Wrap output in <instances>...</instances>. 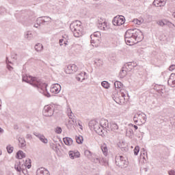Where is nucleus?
Instances as JSON below:
<instances>
[{"label": "nucleus", "instance_id": "nucleus-3", "mask_svg": "<svg viewBox=\"0 0 175 175\" xmlns=\"http://www.w3.org/2000/svg\"><path fill=\"white\" fill-rule=\"evenodd\" d=\"M89 127L91 131H94V132L97 133L100 136H103V135H105V132H103V130H102V127L100 126V123L98 122L96 120L90 121Z\"/></svg>", "mask_w": 175, "mask_h": 175}, {"label": "nucleus", "instance_id": "nucleus-19", "mask_svg": "<svg viewBox=\"0 0 175 175\" xmlns=\"http://www.w3.org/2000/svg\"><path fill=\"white\" fill-rule=\"evenodd\" d=\"M69 157L70 159H75V158H80V152L79 151L70 150L69 152Z\"/></svg>", "mask_w": 175, "mask_h": 175}, {"label": "nucleus", "instance_id": "nucleus-11", "mask_svg": "<svg viewBox=\"0 0 175 175\" xmlns=\"http://www.w3.org/2000/svg\"><path fill=\"white\" fill-rule=\"evenodd\" d=\"M33 135L39 139L41 143H43L44 144H47V143H49V139L44 137V135L35 131L33 133Z\"/></svg>", "mask_w": 175, "mask_h": 175}, {"label": "nucleus", "instance_id": "nucleus-12", "mask_svg": "<svg viewBox=\"0 0 175 175\" xmlns=\"http://www.w3.org/2000/svg\"><path fill=\"white\" fill-rule=\"evenodd\" d=\"M109 132H111L112 133H116L117 131H118V124L116 123L114 121H111L109 123V126L108 127Z\"/></svg>", "mask_w": 175, "mask_h": 175}, {"label": "nucleus", "instance_id": "nucleus-50", "mask_svg": "<svg viewBox=\"0 0 175 175\" xmlns=\"http://www.w3.org/2000/svg\"><path fill=\"white\" fill-rule=\"evenodd\" d=\"M64 38L59 40V44L60 46H64V42H65V37H63Z\"/></svg>", "mask_w": 175, "mask_h": 175}, {"label": "nucleus", "instance_id": "nucleus-38", "mask_svg": "<svg viewBox=\"0 0 175 175\" xmlns=\"http://www.w3.org/2000/svg\"><path fill=\"white\" fill-rule=\"evenodd\" d=\"M25 166H26L27 167V169H31V167L32 166L31 165V159H28L25 161Z\"/></svg>", "mask_w": 175, "mask_h": 175}, {"label": "nucleus", "instance_id": "nucleus-24", "mask_svg": "<svg viewBox=\"0 0 175 175\" xmlns=\"http://www.w3.org/2000/svg\"><path fill=\"white\" fill-rule=\"evenodd\" d=\"M16 158L18 159H23V158H25V153H24L23 150H19L16 152Z\"/></svg>", "mask_w": 175, "mask_h": 175}, {"label": "nucleus", "instance_id": "nucleus-17", "mask_svg": "<svg viewBox=\"0 0 175 175\" xmlns=\"http://www.w3.org/2000/svg\"><path fill=\"white\" fill-rule=\"evenodd\" d=\"M36 175H50V172L44 167H40L37 170Z\"/></svg>", "mask_w": 175, "mask_h": 175}, {"label": "nucleus", "instance_id": "nucleus-16", "mask_svg": "<svg viewBox=\"0 0 175 175\" xmlns=\"http://www.w3.org/2000/svg\"><path fill=\"white\" fill-rule=\"evenodd\" d=\"M91 162H93V163H96L98 165H102V158H100L99 156H96V154H94L92 159H90Z\"/></svg>", "mask_w": 175, "mask_h": 175}, {"label": "nucleus", "instance_id": "nucleus-4", "mask_svg": "<svg viewBox=\"0 0 175 175\" xmlns=\"http://www.w3.org/2000/svg\"><path fill=\"white\" fill-rule=\"evenodd\" d=\"M22 80L23 81H25V83H28L29 84L33 85V87H35L36 88L40 81L39 79L28 75H23Z\"/></svg>", "mask_w": 175, "mask_h": 175}, {"label": "nucleus", "instance_id": "nucleus-54", "mask_svg": "<svg viewBox=\"0 0 175 175\" xmlns=\"http://www.w3.org/2000/svg\"><path fill=\"white\" fill-rule=\"evenodd\" d=\"M169 175H175V171L174 170H170L168 172Z\"/></svg>", "mask_w": 175, "mask_h": 175}, {"label": "nucleus", "instance_id": "nucleus-42", "mask_svg": "<svg viewBox=\"0 0 175 175\" xmlns=\"http://www.w3.org/2000/svg\"><path fill=\"white\" fill-rule=\"evenodd\" d=\"M67 111H68V116L69 118L72 120V117H73V112H72V109H70V108H68L67 109Z\"/></svg>", "mask_w": 175, "mask_h": 175}, {"label": "nucleus", "instance_id": "nucleus-40", "mask_svg": "<svg viewBox=\"0 0 175 175\" xmlns=\"http://www.w3.org/2000/svg\"><path fill=\"white\" fill-rule=\"evenodd\" d=\"M165 25L167 27H169L170 28H173L174 27V24L172 23L170 21L165 20Z\"/></svg>", "mask_w": 175, "mask_h": 175}, {"label": "nucleus", "instance_id": "nucleus-57", "mask_svg": "<svg viewBox=\"0 0 175 175\" xmlns=\"http://www.w3.org/2000/svg\"><path fill=\"white\" fill-rule=\"evenodd\" d=\"M7 68H8V69L10 70H12L13 69V67H12V66H10V65H9V64L7 65Z\"/></svg>", "mask_w": 175, "mask_h": 175}, {"label": "nucleus", "instance_id": "nucleus-52", "mask_svg": "<svg viewBox=\"0 0 175 175\" xmlns=\"http://www.w3.org/2000/svg\"><path fill=\"white\" fill-rule=\"evenodd\" d=\"M174 69H175V64L171 65L169 68V70H171V71L174 70Z\"/></svg>", "mask_w": 175, "mask_h": 175}, {"label": "nucleus", "instance_id": "nucleus-60", "mask_svg": "<svg viewBox=\"0 0 175 175\" xmlns=\"http://www.w3.org/2000/svg\"><path fill=\"white\" fill-rule=\"evenodd\" d=\"M35 28H39V27H40V25H38V22H36V24L34 25Z\"/></svg>", "mask_w": 175, "mask_h": 175}, {"label": "nucleus", "instance_id": "nucleus-37", "mask_svg": "<svg viewBox=\"0 0 175 175\" xmlns=\"http://www.w3.org/2000/svg\"><path fill=\"white\" fill-rule=\"evenodd\" d=\"M114 85H115V88H121V87H122V83L118 81H116L115 83H114Z\"/></svg>", "mask_w": 175, "mask_h": 175}, {"label": "nucleus", "instance_id": "nucleus-47", "mask_svg": "<svg viewBox=\"0 0 175 175\" xmlns=\"http://www.w3.org/2000/svg\"><path fill=\"white\" fill-rule=\"evenodd\" d=\"M44 20H45V24L46 23H49V21H50V20H51V18H50L49 16H42Z\"/></svg>", "mask_w": 175, "mask_h": 175}, {"label": "nucleus", "instance_id": "nucleus-58", "mask_svg": "<svg viewBox=\"0 0 175 175\" xmlns=\"http://www.w3.org/2000/svg\"><path fill=\"white\" fill-rule=\"evenodd\" d=\"M142 150H144L143 155H146V158H148V157H147V152H146L144 148H142Z\"/></svg>", "mask_w": 175, "mask_h": 175}, {"label": "nucleus", "instance_id": "nucleus-1", "mask_svg": "<svg viewBox=\"0 0 175 175\" xmlns=\"http://www.w3.org/2000/svg\"><path fill=\"white\" fill-rule=\"evenodd\" d=\"M144 39L143 32L139 29H128L124 34V40L129 46H133Z\"/></svg>", "mask_w": 175, "mask_h": 175}, {"label": "nucleus", "instance_id": "nucleus-21", "mask_svg": "<svg viewBox=\"0 0 175 175\" xmlns=\"http://www.w3.org/2000/svg\"><path fill=\"white\" fill-rule=\"evenodd\" d=\"M136 66H137V64L135 62H129L125 65V68L129 70V72H131V70H132L133 68H136Z\"/></svg>", "mask_w": 175, "mask_h": 175}, {"label": "nucleus", "instance_id": "nucleus-8", "mask_svg": "<svg viewBox=\"0 0 175 175\" xmlns=\"http://www.w3.org/2000/svg\"><path fill=\"white\" fill-rule=\"evenodd\" d=\"M42 113L45 117H51L54 114V107L53 105H46Z\"/></svg>", "mask_w": 175, "mask_h": 175}, {"label": "nucleus", "instance_id": "nucleus-45", "mask_svg": "<svg viewBox=\"0 0 175 175\" xmlns=\"http://www.w3.org/2000/svg\"><path fill=\"white\" fill-rule=\"evenodd\" d=\"M55 133L59 135L60 133H62V129L61 127H57L55 129Z\"/></svg>", "mask_w": 175, "mask_h": 175}, {"label": "nucleus", "instance_id": "nucleus-6", "mask_svg": "<svg viewBox=\"0 0 175 175\" xmlns=\"http://www.w3.org/2000/svg\"><path fill=\"white\" fill-rule=\"evenodd\" d=\"M36 88H38L40 94H43L46 98H50L51 95L47 92V83H43L40 81V83L36 85Z\"/></svg>", "mask_w": 175, "mask_h": 175}, {"label": "nucleus", "instance_id": "nucleus-5", "mask_svg": "<svg viewBox=\"0 0 175 175\" xmlns=\"http://www.w3.org/2000/svg\"><path fill=\"white\" fill-rule=\"evenodd\" d=\"M133 121L135 124L137 125H142V124H146L147 121V116L144 113L138 112L133 117Z\"/></svg>", "mask_w": 175, "mask_h": 175}, {"label": "nucleus", "instance_id": "nucleus-31", "mask_svg": "<svg viewBox=\"0 0 175 175\" xmlns=\"http://www.w3.org/2000/svg\"><path fill=\"white\" fill-rule=\"evenodd\" d=\"M101 150L104 155H107V145L106 144L101 145Z\"/></svg>", "mask_w": 175, "mask_h": 175}, {"label": "nucleus", "instance_id": "nucleus-61", "mask_svg": "<svg viewBox=\"0 0 175 175\" xmlns=\"http://www.w3.org/2000/svg\"><path fill=\"white\" fill-rule=\"evenodd\" d=\"M8 64H12V62L9 61V57H6V63L8 64Z\"/></svg>", "mask_w": 175, "mask_h": 175}, {"label": "nucleus", "instance_id": "nucleus-2", "mask_svg": "<svg viewBox=\"0 0 175 175\" xmlns=\"http://www.w3.org/2000/svg\"><path fill=\"white\" fill-rule=\"evenodd\" d=\"M70 29L75 38H80L83 35V26L80 21H75L70 25Z\"/></svg>", "mask_w": 175, "mask_h": 175}, {"label": "nucleus", "instance_id": "nucleus-13", "mask_svg": "<svg viewBox=\"0 0 175 175\" xmlns=\"http://www.w3.org/2000/svg\"><path fill=\"white\" fill-rule=\"evenodd\" d=\"M61 91V85L59 83H55L51 87V92L52 94H59Z\"/></svg>", "mask_w": 175, "mask_h": 175}, {"label": "nucleus", "instance_id": "nucleus-48", "mask_svg": "<svg viewBox=\"0 0 175 175\" xmlns=\"http://www.w3.org/2000/svg\"><path fill=\"white\" fill-rule=\"evenodd\" d=\"M98 40H99V39H98V38H96V39L91 38V44H95V43H96V42H98Z\"/></svg>", "mask_w": 175, "mask_h": 175}, {"label": "nucleus", "instance_id": "nucleus-41", "mask_svg": "<svg viewBox=\"0 0 175 175\" xmlns=\"http://www.w3.org/2000/svg\"><path fill=\"white\" fill-rule=\"evenodd\" d=\"M6 148L8 154H12V152H13V150H14L13 146L10 145V146H8Z\"/></svg>", "mask_w": 175, "mask_h": 175}, {"label": "nucleus", "instance_id": "nucleus-30", "mask_svg": "<svg viewBox=\"0 0 175 175\" xmlns=\"http://www.w3.org/2000/svg\"><path fill=\"white\" fill-rule=\"evenodd\" d=\"M25 39H27V40H31L33 38V36L32 35V33L31 31H27L25 33Z\"/></svg>", "mask_w": 175, "mask_h": 175}, {"label": "nucleus", "instance_id": "nucleus-20", "mask_svg": "<svg viewBox=\"0 0 175 175\" xmlns=\"http://www.w3.org/2000/svg\"><path fill=\"white\" fill-rule=\"evenodd\" d=\"M14 169L16 170V172H18V173H24L25 172V170L21 168V162L20 161H16L15 165H14Z\"/></svg>", "mask_w": 175, "mask_h": 175}, {"label": "nucleus", "instance_id": "nucleus-27", "mask_svg": "<svg viewBox=\"0 0 175 175\" xmlns=\"http://www.w3.org/2000/svg\"><path fill=\"white\" fill-rule=\"evenodd\" d=\"M85 156L87 157L90 161H91L92 157H94V153L91 152V151L86 150L84 152Z\"/></svg>", "mask_w": 175, "mask_h": 175}, {"label": "nucleus", "instance_id": "nucleus-56", "mask_svg": "<svg viewBox=\"0 0 175 175\" xmlns=\"http://www.w3.org/2000/svg\"><path fill=\"white\" fill-rule=\"evenodd\" d=\"M26 139H32V135L31 134H27L26 135Z\"/></svg>", "mask_w": 175, "mask_h": 175}, {"label": "nucleus", "instance_id": "nucleus-25", "mask_svg": "<svg viewBox=\"0 0 175 175\" xmlns=\"http://www.w3.org/2000/svg\"><path fill=\"white\" fill-rule=\"evenodd\" d=\"M126 136L132 139V137H133V130L131 128L127 129L126 131Z\"/></svg>", "mask_w": 175, "mask_h": 175}, {"label": "nucleus", "instance_id": "nucleus-23", "mask_svg": "<svg viewBox=\"0 0 175 175\" xmlns=\"http://www.w3.org/2000/svg\"><path fill=\"white\" fill-rule=\"evenodd\" d=\"M37 25H46V19L43 16L38 17L36 20Z\"/></svg>", "mask_w": 175, "mask_h": 175}, {"label": "nucleus", "instance_id": "nucleus-26", "mask_svg": "<svg viewBox=\"0 0 175 175\" xmlns=\"http://www.w3.org/2000/svg\"><path fill=\"white\" fill-rule=\"evenodd\" d=\"M34 49L36 51H37L38 53H40V51H43V44H42L41 43H38L35 45Z\"/></svg>", "mask_w": 175, "mask_h": 175}, {"label": "nucleus", "instance_id": "nucleus-10", "mask_svg": "<svg viewBox=\"0 0 175 175\" xmlns=\"http://www.w3.org/2000/svg\"><path fill=\"white\" fill-rule=\"evenodd\" d=\"M100 125L102 128L103 132H107L109 130V126H110V123H109V121L106 119H101L100 121Z\"/></svg>", "mask_w": 175, "mask_h": 175}, {"label": "nucleus", "instance_id": "nucleus-14", "mask_svg": "<svg viewBox=\"0 0 175 175\" xmlns=\"http://www.w3.org/2000/svg\"><path fill=\"white\" fill-rule=\"evenodd\" d=\"M167 0H154L152 3L153 6L156 8H162L166 5Z\"/></svg>", "mask_w": 175, "mask_h": 175}, {"label": "nucleus", "instance_id": "nucleus-53", "mask_svg": "<svg viewBox=\"0 0 175 175\" xmlns=\"http://www.w3.org/2000/svg\"><path fill=\"white\" fill-rule=\"evenodd\" d=\"M11 57L13 59H17V54L16 53H12Z\"/></svg>", "mask_w": 175, "mask_h": 175}, {"label": "nucleus", "instance_id": "nucleus-46", "mask_svg": "<svg viewBox=\"0 0 175 175\" xmlns=\"http://www.w3.org/2000/svg\"><path fill=\"white\" fill-rule=\"evenodd\" d=\"M133 23H134V24H137V25H140V24H142V21H139L138 19H134L133 21Z\"/></svg>", "mask_w": 175, "mask_h": 175}, {"label": "nucleus", "instance_id": "nucleus-64", "mask_svg": "<svg viewBox=\"0 0 175 175\" xmlns=\"http://www.w3.org/2000/svg\"><path fill=\"white\" fill-rule=\"evenodd\" d=\"M172 16L175 18V12L172 14Z\"/></svg>", "mask_w": 175, "mask_h": 175}, {"label": "nucleus", "instance_id": "nucleus-36", "mask_svg": "<svg viewBox=\"0 0 175 175\" xmlns=\"http://www.w3.org/2000/svg\"><path fill=\"white\" fill-rule=\"evenodd\" d=\"M125 76H126V70L122 69L119 73V77H120V79H124Z\"/></svg>", "mask_w": 175, "mask_h": 175}, {"label": "nucleus", "instance_id": "nucleus-39", "mask_svg": "<svg viewBox=\"0 0 175 175\" xmlns=\"http://www.w3.org/2000/svg\"><path fill=\"white\" fill-rule=\"evenodd\" d=\"M112 23L113 25L120 26L118 24V16H115L112 21Z\"/></svg>", "mask_w": 175, "mask_h": 175}, {"label": "nucleus", "instance_id": "nucleus-49", "mask_svg": "<svg viewBox=\"0 0 175 175\" xmlns=\"http://www.w3.org/2000/svg\"><path fill=\"white\" fill-rule=\"evenodd\" d=\"M159 25H160L161 27H164L165 25V20L159 21Z\"/></svg>", "mask_w": 175, "mask_h": 175}, {"label": "nucleus", "instance_id": "nucleus-9", "mask_svg": "<svg viewBox=\"0 0 175 175\" xmlns=\"http://www.w3.org/2000/svg\"><path fill=\"white\" fill-rule=\"evenodd\" d=\"M97 27L101 31H107V29H109V25H107V23H106V21L102 19L101 18L98 20Z\"/></svg>", "mask_w": 175, "mask_h": 175}, {"label": "nucleus", "instance_id": "nucleus-43", "mask_svg": "<svg viewBox=\"0 0 175 175\" xmlns=\"http://www.w3.org/2000/svg\"><path fill=\"white\" fill-rule=\"evenodd\" d=\"M139 151H140V148L139 146H135L134 148V154L137 155L139 154Z\"/></svg>", "mask_w": 175, "mask_h": 175}, {"label": "nucleus", "instance_id": "nucleus-29", "mask_svg": "<svg viewBox=\"0 0 175 175\" xmlns=\"http://www.w3.org/2000/svg\"><path fill=\"white\" fill-rule=\"evenodd\" d=\"M18 140L22 148L27 146V144L25 143V139H24V137H19Z\"/></svg>", "mask_w": 175, "mask_h": 175}, {"label": "nucleus", "instance_id": "nucleus-51", "mask_svg": "<svg viewBox=\"0 0 175 175\" xmlns=\"http://www.w3.org/2000/svg\"><path fill=\"white\" fill-rule=\"evenodd\" d=\"M18 20L19 23H22V24H24V23H25V19H23V16H21Z\"/></svg>", "mask_w": 175, "mask_h": 175}, {"label": "nucleus", "instance_id": "nucleus-32", "mask_svg": "<svg viewBox=\"0 0 175 175\" xmlns=\"http://www.w3.org/2000/svg\"><path fill=\"white\" fill-rule=\"evenodd\" d=\"M101 85L102 87H103V88H105L106 90H109V88H110V83H109V82L106 81H103L101 83Z\"/></svg>", "mask_w": 175, "mask_h": 175}, {"label": "nucleus", "instance_id": "nucleus-59", "mask_svg": "<svg viewBox=\"0 0 175 175\" xmlns=\"http://www.w3.org/2000/svg\"><path fill=\"white\" fill-rule=\"evenodd\" d=\"M66 38H64V44H65V46H68Z\"/></svg>", "mask_w": 175, "mask_h": 175}, {"label": "nucleus", "instance_id": "nucleus-34", "mask_svg": "<svg viewBox=\"0 0 175 175\" xmlns=\"http://www.w3.org/2000/svg\"><path fill=\"white\" fill-rule=\"evenodd\" d=\"M76 142L78 144H83V136H76L75 137Z\"/></svg>", "mask_w": 175, "mask_h": 175}, {"label": "nucleus", "instance_id": "nucleus-7", "mask_svg": "<svg viewBox=\"0 0 175 175\" xmlns=\"http://www.w3.org/2000/svg\"><path fill=\"white\" fill-rule=\"evenodd\" d=\"M115 163L119 167H126V166H128V159L123 156H116Z\"/></svg>", "mask_w": 175, "mask_h": 175}, {"label": "nucleus", "instance_id": "nucleus-33", "mask_svg": "<svg viewBox=\"0 0 175 175\" xmlns=\"http://www.w3.org/2000/svg\"><path fill=\"white\" fill-rule=\"evenodd\" d=\"M100 36V33L99 31H96L90 36V39H94V38H96V39H99Z\"/></svg>", "mask_w": 175, "mask_h": 175}, {"label": "nucleus", "instance_id": "nucleus-62", "mask_svg": "<svg viewBox=\"0 0 175 175\" xmlns=\"http://www.w3.org/2000/svg\"><path fill=\"white\" fill-rule=\"evenodd\" d=\"M0 133H3V130L0 127Z\"/></svg>", "mask_w": 175, "mask_h": 175}, {"label": "nucleus", "instance_id": "nucleus-18", "mask_svg": "<svg viewBox=\"0 0 175 175\" xmlns=\"http://www.w3.org/2000/svg\"><path fill=\"white\" fill-rule=\"evenodd\" d=\"M167 83L169 85L172 87V88L175 87V73H172L170 75Z\"/></svg>", "mask_w": 175, "mask_h": 175}, {"label": "nucleus", "instance_id": "nucleus-35", "mask_svg": "<svg viewBox=\"0 0 175 175\" xmlns=\"http://www.w3.org/2000/svg\"><path fill=\"white\" fill-rule=\"evenodd\" d=\"M86 73L85 72H81L79 74V75L77 77V80L78 81H81V80L83 81V80H85V77L81 78V76H85Z\"/></svg>", "mask_w": 175, "mask_h": 175}, {"label": "nucleus", "instance_id": "nucleus-15", "mask_svg": "<svg viewBox=\"0 0 175 175\" xmlns=\"http://www.w3.org/2000/svg\"><path fill=\"white\" fill-rule=\"evenodd\" d=\"M79 70V68H77V66L76 64H70L67 66L66 72L68 74L73 73V72H77Z\"/></svg>", "mask_w": 175, "mask_h": 175}, {"label": "nucleus", "instance_id": "nucleus-22", "mask_svg": "<svg viewBox=\"0 0 175 175\" xmlns=\"http://www.w3.org/2000/svg\"><path fill=\"white\" fill-rule=\"evenodd\" d=\"M63 142L66 146H72L73 144V139H72L70 137L64 138Z\"/></svg>", "mask_w": 175, "mask_h": 175}, {"label": "nucleus", "instance_id": "nucleus-28", "mask_svg": "<svg viewBox=\"0 0 175 175\" xmlns=\"http://www.w3.org/2000/svg\"><path fill=\"white\" fill-rule=\"evenodd\" d=\"M118 23L120 25H122V24L125 23V18L124 17V16H119L118 17Z\"/></svg>", "mask_w": 175, "mask_h": 175}, {"label": "nucleus", "instance_id": "nucleus-55", "mask_svg": "<svg viewBox=\"0 0 175 175\" xmlns=\"http://www.w3.org/2000/svg\"><path fill=\"white\" fill-rule=\"evenodd\" d=\"M129 126H133V128L135 129V131H137V129H138V127H137V125H133L132 124H130Z\"/></svg>", "mask_w": 175, "mask_h": 175}, {"label": "nucleus", "instance_id": "nucleus-44", "mask_svg": "<svg viewBox=\"0 0 175 175\" xmlns=\"http://www.w3.org/2000/svg\"><path fill=\"white\" fill-rule=\"evenodd\" d=\"M52 148L56 152H58V150H59V148H58L57 145V144H53V145H52Z\"/></svg>", "mask_w": 175, "mask_h": 175}, {"label": "nucleus", "instance_id": "nucleus-63", "mask_svg": "<svg viewBox=\"0 0 175 175\" xmlns=\"http://www.w3.org/2000/svg\"><path fill=\"white\" fill-rule=\"evenodd\" d=\"M122 98L125 97V94L122 93Z\"/></svg>", "mask_w": 175, "mask_h": 175}]
</instances>
